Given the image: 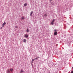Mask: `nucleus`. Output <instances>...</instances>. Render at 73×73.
<instances>
[{
  "label": "nucleus",
  "mask_w": 73,
  "mask_h": 73,
  "mask_svg": "<svg viewBox=\"0 0 73 73\" xmlns=\"http://www.w3.org/2000/svg\"><path fill=\"white\" fill-rule=\"evenodd\" d=\"M20 72V73H23V72H24L23 70V69L22 68L21 69Z\"/></svg>",
  "instance_id": "f257e3e1"
},
{
  "label": "nucleus",
  "mask_w": 73,
  "mask_h": 73,
  "mask_svg": "<svg viewBox=\"0 0 73 73\" xmlns=\"http://www.w3.org/2000/svg\"><path fill=\"white\" fill-rule=\"evenodd\" d=\"M25 37H26V38H28V35L27 34L25 35Z\"/></svg>",
  "instance_id": "f03ea898"
},
{
  "label": "nucleus",
  "mask_w": 73,
  "mask_h": 73,
  "mask_svg": "<svg viewBox=\"0 0 73 73\" xmlns=\"http://www.w3.org/2000/svg\"><path fill=\"white\" fill-rule=\"evenodd\" d=\"M54 36H56V35H57V32H54Z\"/></svg>",
  "instance_id": "7ed1b4c3"
},
{
  "label": "nucleus",
  "mask_w": 73,
  "mask_h": 73,
  "mask_svg": "<svg viewBox=\"0 0 73 73\" xmlns=\"http://www.w3.org/2000/svg\"><path fill=\"white\" fill-rule=\"evenodd\" d=\"M6 24V23L5 22H4V23H3L2 24V27H4V25Z\"/></svg>",
  "instance_id": "20e7f679"
},
{
  "label": "nucleus",
  "mask_w": 73,
  "mask_h": 73,
  "mask_svg": "<svg viewBox=\"0 0 73 73\" xmlns=\"http://www.w3.org/2000/svg\"><path fill=\"white\" fill-rule=\"evenodd\" d=\"M33 14V11H32L30 13V16H32Z\"/></svg>",
  "instance_id": "39448f33"
},
{
  "label": "nucleus",
  "mask_w": 73,
  "mask_h": 73,
  "mask_svg": "<svg viewBox=\"0 0 73 73\" xmlns=\"http://www.w3.org/2000/svg\"><path fill=\"white\" fill-rule=\"evenodd\" d=\"M10 71H9V69H8L7 71V73H10Z\"/></svg>",
  "instance_id": "423d86ee"
},
{
  "label": "nucleus",
  "mask_w": 73,
  "mask_h": 73,
  "mask_svg": "<svg viewBox=\"0 0 73 73\" xmlns=\"http://www.w3.org/2000/svg\"><path fill=\"white\" fill-rule=\"evenodd\" d=\"M27 3H25L24 4V7H26V6H27Z\"/></svg>",
  "instance_id": "0eeeda50"
},
{
  "label": "nucleus",
  "mask_w": 73,
  "mask_h": 73,
  "mask_svg": "<svg viewBox=\"0 0 73 73\" xmlns=\"http://www.w3.org/2000/svg\"><path fill=\"white\" fill-rule=\"evenodd\" d=\"M13 68H11L10 69V71H11V72H12L13 71Z\"/></svg>",
  "instance_id": "6e6552de"
},
{
  "label": "nucleus",
  "mask_w": 73,
  "mask_h": 73,
  "mask_svg": "<svg viewBox=\"0 0 73 73\" xmlns=\"http://www.w3.org/2000/svg\"><path fill=\"white\" fill-rule=\"evenodd\" d=\"M26 41H27V40H26V39H24L23 40V42H26Z\"/></svg>",
  "instance_id": "1a4fd4ad"
},
{
  "label": "nucleus",
  "mask_w": 73,
  "mask_h": 73,
  "mask_svg": "<svg viewBox=\"0 0 73 73\" xmlns=\"http://www.w3.org/2000/svg\"><path fill=\"white\" fill-rule=\"evenodd\" d=\"M26 31L27 32H29V29H27Z\"/></svg>",
  "instance_id": "9d476101"
},
{
  "label": "nucleus",
  "mask_w": 73,
  "mask_h": 73,
  "mask_svg": "<svg viewBox=\"0 0 73 73\" xmlns=\"http://www.w3.org/2000/svg\"><path fill=\"white\" fill-rule=\"evenodd\" d=\"M50 24L51 25H53V24H54V23H53V22H51L50 23Z\"/></svg>",
  "instance_id": "9b49d317"
},
{
  "label": "nucleus",
  "mask_w": 73,
  "mask_h": 73,
  "mask_svg": "<svg viewBox=\"0 0 73 73\" xmlns=\"http://www.w3.org/2000/svg\"><path fill=\"white\" fill-rule=\"evenodd\" d=\"M54 21H55V19H53V20L52 21V22L54 23Z\"/></svg>",
  "instance_id": "f8f14e48"
},
{
  "label": "nucleus",
  "mask_w": 73,
  "mask_h": 73,
  "mask_svg": "<svg viewBox=\"0 0 73 73\" xmlns=\"http://www.w3.org/2000/svg\"><path fill=\"white\" fill-rule=\"evenodd\" d=\"M22 20H24V19H25L23 17H22Z\"/></svg>",
  "instance_id": "ddd939ff"
},
{
  "label": "nucleus",
  "mask_w": 73,
  "mask_h": 73,
  "mask_svg": "<svg viewBox=\"0 0 73 73\" xmlns=\"http://www.w3.org/2000/svg\"><path fill=\"white\" fill-rule=\"evenodd\" d=\"M44 16H45V17H46V16H47V15H46V14H45L44 15Z\"/></svg>",
  "instance_id": "4468645a"
},
{
  "label": "nucleus",
  "mask_w": 73,
  "mask_h": 73,
  "mask_svg": "<svg viewBox=\"0 0 73 73\" xmlns=\"http://www.w3.org/2000/svg\"><path fill=\"white\" fill-rule=\"evenodd\" d=\"M15 28H18V26H16L15 27Z\"/></svg>",
  "instance_id": "2eb2a0df"
},
{
  "label": "nucleus",
  "mask_w": 73,
  "mask_h": 73,
  "mask_svg": "<svg viewBox=\"0 0 73 73\" xmlns=\"http://www.w3.org/2000/svg\"><path fill=\"white\" fill-rule=\"evenodd\" d=\"M32 62H33V61H34V60H35V59H32Z\"/></svg>",
  "instance_id": "dca6fc26"
},
{
  "label": "nucleus",
  "mask_w": 73,
  "mask_h": 73,
  "mask_svg": "<svg viewBox=\"0 0 73 73\" xmlns=\"http://www.w3.org/2000/svg\"><path fill=\"white\" fill-rule=\"evenodd\" d=\"M54 32H56V31H57V30H56V29H55L54 30Z\"/></svg>",
  "instance_id": "f3484780"
},
{
  "label": "nucleus",
  "mask_w": 73,
  "mask_h": 73,
  "mask_svg": "<svg viewBox=\"0 0 73 73\" xmlns=\"http://www.w3.org/2000/svg\"><path fill=\"white\" fill-rule=\"evenodd\" d=\"M37 58H36L34 59V60H37Z\"/></svg>",
  "instance_id": "a211bd4d"
},
{
  "label": "nucleus",
  "mask_w": 73,
  "mask_h": 73,
  "mask_svg": "<svg viewBox=\"0 0 73 73\" xmlns=\"http://www.w3.org/2000/svg\"><path fill=\"white\" fill-rule=\"evenodd\" d=\"M71 73H73V71H71Z\"/></svg>",
  "instance_id": "6ab92c4d"
},
{
  "label": "nucleus",
  "mask_w": 73,
  "mask_h": 73,
  "mask_svg": "<svg viewBox=\"0 0 73 73\" xmlns=\"http://www.w3.org/2000/svg\"><path fill=\"white\" fill-rule=\"evenodd\" d=\"M3 28V27H1V29H2V28Z\"/></svg>",
  "instance_id": "aec40b11"
},
{
  "label": "nucleus",
  "mask_w": 73,
  "mask_h": 73,
  "mask_svg": "<svg viewBox=\"0 0 73 73\" xmlns=\"http://www.w3.org/2000/svg\"><path fill=\"white\" fill-rule=\"evenodd\" d=\"M53 1V0H50V1Z\"/></svg>",
  "instance_id": "412c9836"
},
{
  "label": "nucleus",
  "mask_w": 73,
  "mask_h": 73,
  "mask_svg": "<svg viewBox=\"0 0 73 73\" xmlns=\"http://www.w3.org/2000/svg\"><path fill=\"white\" fill-rule=\"evenodd\" d=\"M38 58H39V57H38Z\"/></svg>",
  "instance_id": "4be33fe9"
},
{
  "label": "nucleus",
  "mask_w": 73,
  "mask_h": 73,
  "mask_svg": "<svg viewBox=\"0 0 73 73\" xmlns=\"http://www.w3.org/2000/svg\"><path fill=\"white\" fill-rule=\"evenodd\" d=\"M72 69H73V66L72 67Z\"/></svg>",
  "instance_id": "5701e85b"
}]
</instances>
